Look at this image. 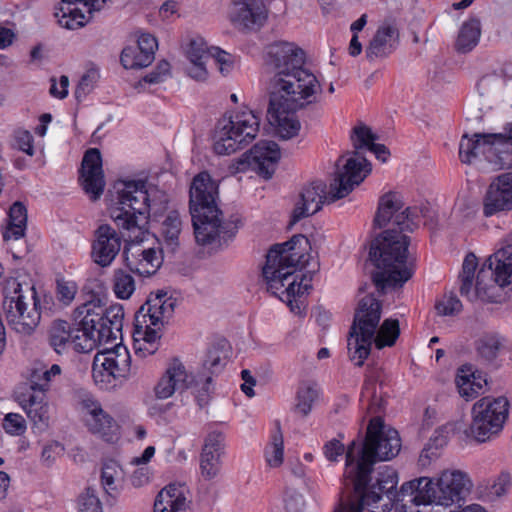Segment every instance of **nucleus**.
I'll use <instances>...</instances> for the list:
<instances>
[{"label": "nucleus", "mask_w": 512, "mask_h": 512, "mask_svg": "<svg viewBox=\"0 0 512 512\" xmlns=\"http://www.w3.org/2000/svg\"><path fill=\"white\" fill-rule=\"evenodd\" d=\"M98 435L107 443H116L120 439V426L99 404Z\"/></svg>", "instance_id": "nucleus-47"}, {"label": "nucleus", "mask_w": 512, "mask_h": 512, "mask_svg": "<svg viewBox=\"0 0 512 512\" xmlns=\"http://www.w3.org/2000/svg\"><path fill=\"white\" fill-rule=\"evenodd\" d=\"M512 210V172L498 175L489 185L483 198V214L491 217Z\"/></svg>", "instance_id": "nucleus-19"}, {"label": "nucleus", "mask_w": 512, "mask_h": 512, "mask_svg": "<svg viewBox=\"0 0 512 512\" xmlns=\"http://www.w3.org/2000/svg\"><path fill=\"white\" fill-rule=\"evenodd\" d=\"M494 277L495 283L500 287H506L512 283V245H507L492 256H490L483 264L482 268L477 274L475 281V289L479 290L482 284V277L486 270Z\"/></svg>", "instance_id": "nucleus-22"}, {"label": "nucleus", "mask_w": 512, "mask_h": 512, "mask_svg": "<svg viewBox=\"0 0 512 512\" xmlns=\"http://www.w3.org/2000/svg\"><path fill=\"white\" fill-rule=\"evenodd\" d=\"M154 512H186V498L182 487L169 484L156 496Z\"/></svg>", "instance_id": "nucleus-32"}, {"label": "nucleus", "mask_w": 512, "mask_h": 512, "mask_svg": "<svg viewBox=\"0 0 512 512\" xmlns=\"http://www.w3.org/2000/svg\"><path fill=\"white\" fill-rule=\"evenodd\" d=\"M305 278L306 276L304 275L301 278L300 282H298V276L293 277L292 281L287 283L286 289L282 291V294H285L286 296V302L292 312H295V308L293 306V299L296 298V296L303 295L304 292L312 288L311 284L303 282Z\"/></svg>", "instance_id": "nucleus-59"}, {"label": "nucleus", "mask_w": 512, "mask_h": 512, "mask_svg": "<svg viewBox=\"0 0 512 512\" xmlns=\"http://www.w3.org/2000/svg\"><path fill=\"white\" fill-rule=\"evenodd\" d=\"M158 306L159 310L156 314L159 316V325L163 326L173 317L175 309L178 306V299L171 294L169 295L168 291H166V296L161 297V302Z\"/></svg>", "instance_id": "nucleus-60"}, {"label": "nucleus", "mask_w": 512, "mask_h": 512, "mask_svg": "<svg viewBox=\"0 0 512 512\" xmlns=\"http://www.w3.org/2000/svg\"><path fill=\"white\" fill-rule=\"evenodd\" d=\"M318 94L306 96L301 90L290 91L289 94L279 93L274 98V93H269V107L267 120L275 127L276 135L283 140H289L298 135L301 124L295 116V112L317 101Z\"/></svg>", "instance_id": "nucleus-11"}, {"label": "nucleus", "mask_w": 512, "mask_h": 512, "mask_svg": "<svg viewBox=\"0 0 512 512\" xmlns=\"http://www.w3.org/2000/svg\"><path fill=\"white\" fill-rule=\"evenodd\" d=\"M225 341L214 344L207 350L202 367L198 372L207 373L211 376L219 375L227 362V353L224 351Z\"/></svg>", "instance_id": "nucleus-39"}, {"label": "nucleus", "mask_w": 512, "mask_h": 512, "mask_svg": "<svg viewBox=\"0 0 512 512\" xmlns=\"http://www.w3.org/2000/svg\"><path fill=\"white\" fill-rule=\"evenodd\" d=\"M481 36V22L477 16H470L461 25L455 42V50L459 53H468L478 44Z\"/></svg>", "instance_id": "nucleus-35"}, {"label": "nucleus", "mask_w": 512, "mask_h": 512, "mask_svg": "<svg viewBox=\"0 0 512 512\" xmlns=\"http://www.w3.org/2000/svg\"><path fill=\"white\" fill-rule=\"evenodd\" d=\"M171 65L166 60H161L156 67L141 80L137 82L135 88L139 91L145 88L146 84H159L164 82L170 75Z\"/></svg>", "instance_id": "nucleus-54"}, {"label": "nucleus", "mask_w": 512, "mask_h": 512, "mask_svg": "<svg viewBox=\"0 0 512 512\" xmlns=\"http://www.w3.org/2000/svg\"><path fill=\"white\" fill-rule=\"evenodd\" d=\"M224 441L225 436L220 431L210 432L204 440L200 454V470L206 480L214 479L221 470V456L225 449Z\"/></svg>", "instance_id": "nucleus-23"}, {"label": "nucleus", "mask_w": 512, "mask_h": 512, "mask_svg": "<svg viewBox=\"0 0 512 512\" xmlns=\"http://www.w3.org/2000/svg\"><path fill=\"white\" fill-rule=\"evenodd\" d=\"M96 0H62L55 13L58 23L70 30L83 27L92 18Z\"/></svg>", "instance_id": "nucleus-25"}, {"label": "nucleus", "mask_w": 512, "mask_h": 512, "mask_svg": "<svg viewBox=\"0 0 512 512\" xmlns=\"http://www.w3.org/2000/svg\"><path fill=\"white\" fill-rule=\"evenodd\" d=\"M319 397V389L315 382L302 383L297 391L294 411L299 413L302 417L310 414L314 402Z\"/></svg>", "instance_id": "nucleus-42"}, {"label": "nucleus", "mask_w": 512, "mask_h": 512, "mask_svg": "<svg viewBox=\"0 0 512 512\" xmlns=\"http://www.w3.org/2000/svg\"><path fill=\"white\" fill-rule=\"evenodd\" d=\"M378 138V135L374 134L368 126L364 124L355 126L350 135L354 150L347 152V154L358 156L360 155V150L367 149L372 152L378 160L385 162L390 152L384 144L375 143Z\"/></svg>", "instance_id": "nucleus-30"}, {"label": "nucleus", "mask_w": 512, "mask_h": 512, "mask_svg": "<svg viewBox=\"0 0 512 512\" xmlns=\"http://www.w3.org/2000/svg\"><path fill=\"white\" fill-rule=\"evenodd\" d=\"M509 402L506 397L486 396L476 401L472 407L470 435L479 443L497 436L508 417Z\"/></svg>", "instance_id": "nucleus-13"}, {"label": "nucleus", "mask_w": 512, "mask_h": 512, "mask_svg": "<svg viewBox=\"0 0 512 512\" xmlns=\"http://www.w3.org/2000/svg\"><path fill=\"white\" fill-rule=\"evenodd\" d=\"M462 307L461 301L453 292L445 294L444 298L435 305L438 314L442 316L456 315L461 312Z\"/></svg>", "instance_id": "nucleus-58"}, {"label": "nucleus", "mask_w": 512, "mask_h": 512, "mask_svg": "<svg viewBox=\"0 0 512 512\" xmlns=\"http://www.w3.org/2000/svg\"><path fill=\"white\" fill-rule=\"evenodd\" d=\"M350 155L351 157L346 160L342 169L339 168V165L344 159V155H341L336 162L335 177L330 183V202L346 197L371 172L370 162L361 153L358 156Z\"/></svg>", "instance_id": "nucleus-14"}, {"label": "nucleus", "mask_w": 512, "mask_h": 512, "mask_svg": "<svg viewBox=\"0 0 512 512\" xmlns=\"http://www.w3.org/2000/svg\"><path fill=\"white\" fill-rule=\"evenodd\" d=\"M409 244L410 237L395 229H386L371 241L368 261L377 269L371 280L379 293L401 288L413 276L406 265Z\"/></svg>", "instance_id": "nucleus-5"}, {"label": "nucleus", "mask_w": 512, "mask_h": 512, "mask_svg": "<svg viewBox=\"0 0 512 512\" xmlns=\"http://www.w3.org/2000/svg\"><path fill=\"white\" fill-rule=\"evenodd\" d=\"M120 62L125 69H142L152 63L144 61V52L134 45L127 46L122 50Z\"/></svg>", "instance_id": "nucleus-53"}, {"label": "nucleus", "mask_w": 512, "mask_h": 512, "mask_svg": "<svg viewBox=\"0 0 512 512\" xmlns=\"http://www.w3.org/2000/svg\"><path fill=\"white\" fill-rule=\"evenodd\" d=\"M281 158L279 145L274 141H260L238 159L241 171L252 168L262 178L269 180L275 173L276 165Z\"/></svg>", "instance_id": "nucleus-17"}, {"label": "nucleus", "mask_w": 512, "mask_h": 512, "mask_svg": "<svg viewBox=\"0 0 512 512\" xmlns=\"http://www.w3.org/2000/svg\"><path fill=\"white\" fill-rule=\"evenodd\" d=\"M147 325V322L137 323L134 319L133 337L135 341L142 339L150 348H146L149 354H154L158 349L156 341L160 339L157 329Z\"/></svg>", "instance_id": "nucleus-52"}, {"label": "nucleus", "mask_w": 512, "mask_h": 512, "mask_svg": "<svg viewBox=\"0 0 512 512\" xmlns=\"http://www.w3.org/2000/svg\"><path fill=\"white\" fill-rule=\"evenodd\" d=\"M121 467L115 460H107L103 462L101 468V484L107 495V503L114 505L119 495L116 485V479L121 475Z\"/></svg>", "instance_id": "nucleus-38"}, {"label": "nucleus", "mask_w": 512, "mask_h": 512, "mask_svg": "<svg viewBox=\"0 0 512 512\" xmlns=\"http://www.w3.org/2000/svg\"><path fill=\"white\" fill-rule=\"evenodd\" d=\"M182 231V221L180 214L176 210L170 211L161 224V236L163 238V247L159 252L165 250L171 254L175 253L179 247V235Z\"/></svg>", "instance_id": "nucleus-34"}, {"label": "nucleus", "mask_w": 512, "mask_h": 512, "mask_svg": "<svg viewBox=\"0 0 512 512\" xmlns=\"http://www.w3.org/2000/svg\"><path fill=\"white\" fill-rule=\"evenodd\" d=\"M404 203L399 193L389 191L378 200L377 210L373 219L374 228L382 229L391 226L388 229H395L400 233L401 219L396 216L401 215Z\"/></svg>", "instance_id": "nucleus-26"}, {"label": "nucleus", "mask_w": 512, "mask_h": 512, "mask_svg": "<svg viewBox=\"0 0 512 512\" xmlns=\"http://www.w3.org/2000/svg\"><path fill=\"white\" fill-rule=\"evenodd\" d=\"M381 313L382 303L373 294L364 296L358 303L347 340L349 359L358 367L363 366L371 353Z\"/></svg>", "instance_id": "nucleus-9"}, {"label": "nucleus", "mask_w": 512, "mask_h": 512, "mask_svg": "<svg viewBox=\"0 0 512 512\" xmlns=\"http://www.w3.org/2000/svg\"><path fill=\"white\" fill-rule=\"evenodd\" d=\"M188 379L189 375L183 363L178 358H173L154 388L155 396L158 399H167L176 391L188 389Z\"/></svg>", "instance_id": "nucleus-27"}, {"label": "nucleus", "mask_w": 512, "mask_h": 512, "mask_svg": "<svg viewBox=\"0 0 512 512\" xmlns=\"http://www.w3.org/2000/svg\"><path fill=\"white\" fill-rule=\"evenodd\" d=\"M310 247L309 240L303 234H297L290 240L272 245L262 268V276L267 284V291L278 296L277 292L293 276L297 269L305 267L306 254L300 251L301 244Z\"/></svg>", "instance_id": "nucleus-8"}, {"label": "nucleus", "mask_w": 512, "mask_h": 512, "mask_svg": "<svg viewBox=\"0 0 512 512\" xmlns=\"http://www.w3.org/2000/svg\"><path fill=\"white\" fill-rule=\"evenodd\" d=\"M60 373L61 368L58 364H53L49 370L42 373H38L37 371L33 372L30 380V389L32 391H46L49 387L51 377L59 375Z\"/></svg>", "instance_id": "nucleus-57"}, {"label": "nucleus", "mask_w": 512, "mask_h": 512, "mask_svg": "<svg viewBox=\"0 0 512 512\" xmlns=\"http://www.w3.org/2000/svg\"><path fill=\"white\" fill-rule=\"evenodd\" d=\"M141 256H142V259L140 260V265H143L144 263L146 265H150L152 270H140L139 268H134L130 263H129V259L128 257L126 256L125 257V260H126V265L127 267L133 271V272H137L141 275H152L154 274L161 266L162 264V258H159L158 255H157V251L154 249V248H148V249H144L142 250L141 252Z\"/></svg>", "instance_id": "nucleus-55"}, {"label": "nucleus", "mask_w": 512, "mask_h": 512, "mask_svg": "<svg viewBox=\"0 0 512 512\" xmlns=\"http://www.w3.org/2000/svg\"><path fill=\"white\" fill-rule=\"evenodd\" d=\"M261 112L243 110L235 115L225 114L218 120L213 135V149L218 155H230L245 148L257 136Z\"/></svg>", "instance_id": "nucleus-10"}, {"label": "nucleus", "mask_w": 512, "mask_h": 512, "mask_svg": "<svg viewBox=\"0 0 512 512\" xmlns=\"http://www.w3.org/2000/svg\"><path fill=\"white\" fill-rule=\"evenodd\" d=\"M96 83V69L93 65L87 69L86 73L80 78L74 95L78 102L83 101L86 97L93 92Z\"/></svg>", "instance_id": "nucleus-56"}, {"label": "nucleus", "mask_w": 512, "mask_h": 512, "mask_svg": "<svg viewBox=\"0 0 512 512\" xmlns=\"http://www.w3.org/2000/svg\"><path fill=\"white\" fill-rule=\"evenodd\" d=\"M483 157L494 170L512 167V122L500 133H474L462 135L459 143V158L471 164Z\"/></svg>", "instance_id": "nucleus-7"}, {"label": "nucleus", "mask_w": 512, "mask_h": 512, "mask_svg": "<svg viewBox=\"0 0 512 512\" xmlns=\"http://www.w3.org/2000/svg\"><path fill=\"white\" fill-rule=\"evenodd\" d=\"M447 445V437L436 430L425 444L419 456V463L422 466L429 465L432 460L440 456V450Z\"/></svg>", "instance_id": "nucleus-49"}, {"label": "nucleus", "mask_w": 512, "mask_h": 512, "mask_svg": "<svg viewBox=\"0 0 512 512\" xmlns=\"http://www.w3.org/2000/svg\"><path fill=\"white\" fill-rule=\"evenodd\" d=\"M91 293V299L74 310L72 326L65 320L53 321L49 329V344L56 353L61 354L69 341L78 353H90L96 348V294Z\"/></svg>", "instance_id": "nucleus-6"}, {"label": "nucleus", "mask_w": 512, "mask_h": 512, "mask_svg": "<svg viewBox=\"0 0 512 512\" xmlns=\"http://www.w3.org/2000/svg\"><path fill=\"white\" fill-rule=\"evenodd\" d=\"M350 155L351 157L346 160L342 169L339 168V165L344 159V155H341L336 162L335 177L330 183V202L346 197L371 172L370 162L361 153L358 156Z\"/></svg>", "instance_id": "nucleus-15"}, {"label": "nucleus", "mask_w": 512, "mask_h": 512, "mask_svg": "<svg viewBox=\"0 0 512 512\" xmlns=\"http://www.w3.org/2000/svg\"><path fill=\"white\" fill-rule=\"evenodd\" d=\"M135 290L134 278L123 269H116L113 274V291L119 299H129Z\"/></svg>", "instance_id": "nucleus-50"}, {"label": "nucleus", "mask_w": 512, "mask_h": 512, "mask_svg": "<svg viewBox=\"0 0 512 512\" xmlns=\"http://www.w3.org/2000/svg\"><path fill=\"white\" fill-rule=\"evenodd\" d=\"M437 505L450 506L464 500L472 483L468 475L459 470L444 471L436 483Z\"/></svg>", "instance_id": "nucleus-18"}, {"label": "nucleus", "mask_w": 512, "mask_h": 512, "mask_svg": "<svg viewBox=\"0 0 512 512\" xmlns=\"http://www.w3.org/2000/svg\"><path fill=\"white\" fill-rule=\"evenodd\" d=\"M22 408L32 422V428L37 432H44L49 427L50 405L46 399L45 391H32L27 399L21 402Z\"/></svg>", "instance_id": "nucleus-29"}, {"label": "nucleus", "mask_w": 512, "mask_h": 512, "mask_svg": "<svg viewBox=\"0 0 512 512\" xmlns=\"http://www.w3.org/2000/svg\"><path fill=\"white\" fill-rule=\"evenodd\" d=\"M79 411L83 421L93 434L96 433V401L91 392L84 389L76 391Z\"/></svg>", "instance_id": "nucleus-44"}, {"label": "nucleus", "mask_w": 512, "mask_h": 512, "mask_svg": "<svg viewBox=\"0 0 512 512\" xmlns=\"http://www.w3.org/2000/svg\"><path fill=\"white\" fill-rule=\"evenodd\" d=\"M267 19L263 4L258 0H234L230 12L231 22L241 29L255 30Z\"/></svg>", "instance_id": "nucleus-24"}, {"label": "nucleus", "mask_w": 512, "mask_h": 512, "mask_svg": "<svg viewBox=\"0 0 512 512\" xmlns=\"http://www.w3.org/2000/svg\"><path fill=\"white\" fill-rule=\"evenodd\" d=\"M478 266V259L474 253H468L463 261L462 270L459 274L460 280V294L469 300L476 298V294L472 292L475 277V271Z\"/></svg>", "instance_id": "nucleus-40"}, {"label": "nucleus", "mask_w": 512, "mask_h": 512, "mask_svg": "<svg viewBox=\"0 0 512 512\" xmlns=\"http://www.w3.org/2000/svg\"><path fill=\"white\" fill-rule=\"evenodd\" d=\"M284 444L280 424L277 422V432L273 434L270 445L265 450L266 461L271 467H278L283 463Z\"/></svg>", "instance_id": "nucleus-51"}, {"label": "nucleus", "mask_w": 512, "mask_h": 512, "mask_svg": "<svg viewBox=\"0 0 512 512\" xmlns=\"http://www.w3.org/2000/svg\"><path fill=\"white\" fill-rule=\"evenodd\" d=\"M474 384V373L471 375H457L456 377L458 392L460 396L465 398L467 401L474 399L478 395V390L474 388Z\"/></svg>", "instance_id": "nucleus-63"}, {"label": "nucleus", "mask_w": 512, "mask_h": 512, "mask_svg": "<svg viewBox=\"0 0 512 512\" xmlns=\"http://www.w3.org/2000/svg\"><path fill=\"white\" fill-rule=\"evenodd\" d=\"M305 59L304 50L293 42L277 41L267 46L265 61L274 72L269 93H274V98L297 90L306 96L322 92L317 77L304 68Z\"/></svg>", "instance_id": "nucleus-4"}, {"label": "nucleus", "mask_w": 512, "mask_h": 512, "mask_svg": "<svg viewBox=\"0 0 512 512\" xmlns=\"http://www.w3.org/2000/svg\"><path fill=\"white\" fill-rule=\"evenodd\" d=\"M117 198L110 217L119 229L143 234L148 219H156L168 208V195L156 188L149 190L146 180H118L114 183Z\"/></svg>", "instance_id": "nucleus-3"}, {"label": "nucleus", "mask_w": 512, "mask_h": 512, "mask_svg": "<svg viewBox=\"0 0 512 512\" xmlns=\"http://www.w3.org/2000/svg\"><path fill=\"white\" fill-rule=\"evenodd\" d=\"M33 299V308L28 310L26 295L21 283L16 278H9L3 287V309L8 322L21 333L30 334L39 324L41 313L38 311L39 301L33 286L27 287Z\"/></svg>", "instance_id": "nucleus-12"}, {"label": "nucleus", "mask_w": 512, "mask_h": 512, "mask_svg": "<svg viewBox=\"0 0 512 512\" xmlns=\"http://www.w3.org/2000/svg\"><path fill=\"white\" fill-rule=\"evenodd\" d=\"M164 296H166V290L161 289L155 292H150L145 303L135 313L136 322H147L148 318L150 321V325L157 327L159 325L160 320L156 312L159 310L158 305L161 302V297Z\"/></svg>", "instance_id": "nucleus-41"}, {"label": "nucleus", "mask_w": 512, "mask_h": 512, "mask_svg": "<svg viewBox=\"0 0 512 512\" xmlns=\"http://www.w3.org/2000/svg\"><path fill=\"white\" fill-rule=\"evenodd\" d=\"M219 185L207 171L195 175L189 188V213L194 228L197 244L206 246L232 240L239 227L241 219L232 215L228 220L222 219L223 212L219 208Z\"/></svg>", "instance_id": "nucleus-2"}, {"label": "nucleus", "mask_w": 512, "mask_h": 512, "mask_svg": "<svg viewBox=\"0 0 512 512\" xmlns=\"http://www.w3.org/2000/svg\"><path fill=\"white\" fill-rule=\"evenodd\" d=\"M121 248V237L108 224L98 226V266H109Z\"/></svg>", "instance_id": "nucleus-31"}, {"label": "nucleus", "mask_w": 512, "mask_h": 512, "mask_svg": "<svg viewBox=\"0 0 512 512\" xmlns=\"http://www.w3.org/2000/svg\"><path fill=\"white\" fill-rule=\"evenodd\" d=\"M78 172L80 186L91 201H96V147L86 150Z\"/></svg>", "instance_id": "nucleus-33"}, {"label": "nucleus", "mask_w": 512, "mask_h": 512, "mask_svg": "<svg viewBox=\"0 0 512 512\" xmlns=\"http://www.w3.org/2000/svg\"><path fill=\"white\" fill-rule=\"evenodd\" d=\"M400 33L394 18H386L377 28L373 38L366 48V58L373 61L377 58H386L399 46Z\"/></svg>", "instance_id": "nucleus-21"}, {"label": "nucleus", "mask_w": 512, "mask_h": 512, "mask_svg": "<svg viewBox=\"0 0 512 512\" xmlns=\"http://www.w3.org/2000/svg\"><path fill=\"white\" fill-rule=\"evenodd\" d=\"M326 189V183L322 180L312 181L303 187L300 193V200L292 212L290 226L303 218L319 212L325 202L331 203L329 201L330 191L327 193Z\"/></svg>", "instance_id": "nucleus-20"}, {"label": "nucleus", "mask_w": 512, "mask_h": 512, "mask_svg": "<svg viewBox=\"0 0 512 512\" xmlns=\"http://www.w3.org/2000/svg\"><path fill=\"white\" fill-rule=\"evenodd\" d=\"M27 226V209L26 206L19 201L12 204L8 213V225L6 231L3 232L4 240L11 238L20 239L24 236Z\"/></svg>", "instance_id": "nucleus-37"}, {"label": "nucleus", "mask_w": 512, "mask_h": 512, "mask_svg": "<svg viewBox=\"0 0 512 512\" xmlns=\"http://www.w3.org/2000/svg\"><path fill=\"white\" fill-rule=\"evenodd\" d=\"M400 449L398 431L387 426L379 416L369 421L363 441L353 440L347 446L344 483L353 487L361 505L370 507L371 512H390L397 500L398 473L394 468L383 466L375 482L369 483L374 465L396 457Z\"/></svg>", "instance_id": "nucleus-1"}, {"label": "nucleus", "mask_w": 512, "mask_h": 512, "mask_svg": "<svg viewBox=\"0 0 512 512\" xmlns=\"http://www.w3.org/2000/svg\"><path fill=\"white\" fill-rule=\"evenodd\" d=\"M428 213L429 207L427 205L403 207L401 215L396 216L398 220L401 219L400 234L405 231L413 232L418 226L420 217H427Z\"/></svg>", "instance_id": "nucleus-48"}, {"label": "nucleus", "mask_w": 512, "mask_h": 512, "mask_svg": "<svg viewBox=\"0 0 512 512\" xmlns=\"http://www.w3.org/2000/svg\"><path fill=\"white\" fill-rule=\"evenodd\" d=\"M123 319L124 309L119 303L105 308L102 312L98 319V356L126 350L122 345Z\"/></svg>", "instance_id": "nucleus-16"}, {"label": "nucleus", "mask_w": 512, "mask_h": 512, "mask_svg": "<svg viewBox=\"0 0 512 512\" xmlns=\"http://www.w3.org/2000/svg\"><path fill=\"white\" fill-rule=\"evenodd\" d=\"M186 54L189 61L207 60L211 55L210 48L201 37L190 40Z\"/></svg>", "instance_id": "nucleus-61"}, {"label": "nucleus", "mask_w": 512, "mask_h": 512, "mask_svg": "<svg viewBox=\"0 0 512 512\" xmlns=\"http://www.w3.org/2000/svg\"><path fill=\"white\" fill-rule=\"evenodd\" d=\"M506 339L498 332H484L475 340L474 346L477 355L486 362L494 361Z\"/></svg>", "instance_id": "nucleus-36"}, {"label": "nucleus", "mask_w": 512, "mask_h": 512, "mask_svg": "<svg viewBox=\"0 0 512 512\" xmlns=\"http://www.w3.org/2000/svg\"><path fill=\"white\" fill-rule=\"evenodd\" d=\"M144 52V61L153 62L155 59V51L158 48L157 39L149 33H142L136 44L134 45Z\"/></svg>", "instance_id": "nucleus-62"}, {"label": "nucleus", "mask_w": 512, "mask_h": 512, "mask_svg": "<svg viewBox=\"0 0 512 512\" xmlns=\"http://www.w3.org/2000/svg\"><path fill=\"white\" fill-rule=\"evenodd\" d=\"M212 382L213 376L207 373L197 372L196 375L189 376V387L195 388L196 401L201 408L206 406L210 401V396L214 389Z\"/></svg>", "instance_id": "nucleus-45"}, {"label": "nucleus", "mask_w": 512, "mask_h": 512, "mask_svg": "<svg viewBox=\"0 0 512 512\" xmlns=\"http://www.w3.org/2000/svg\"><path fill=\"white\" fill-rule=\"evenodd\" d=\"M400 335V326L397 319L388 318L383 321L376 335L374 343L377 349L395 345Z\"/></svg>", "instance_id": "nucleus-46"}, {"label": "nucleus", "mask_w": 512, "mask_h": 512, "mask_svg": "<svg viewBox=\"0 0 512 512\" xmlns=\"http://www.w3.org/2000/svg\"><path fill=\"white\" fill-rule=\"evenodd\" d=\"M3 428L10 435H22L26 430L25 419L17 413H8L3 420Z\"/></svg>", "instance_id": "nucleus-64"}, {"label": "nucleus", "mask_w": 512, "mask_h": 512, "mask_svg": "<svg viewBox=\"0 0 512 512\" xmlns=\"http://www.w3.org/2000/svg\"><path fill=\"white\" fill-rule=\"evenodd\" d=\"M397 500H395L394 504L400 501V496L410 495L412 498L410 502L413 506H429L432 503L437 504V486L436 483L430 478L421 477L418 479L411 480L409 482H405L402 484L400 490L398 491Z\"/></svg>", "instance_id": "nucleus-28"}, {"label": "nucleus", "mask_w": 512, "mask_h": 512, "mask_svg": "<svg viewBox=\"0 0 512 512\" xmlns=\"http://www.w3.org/2000/svg\"><path fill=\"white\" fill-rule=\"evenodd\" d=\"M118 353L119 351L113 354H101L102 356H104V360L101 363L102 370L99 371L100 379L98 380V384L100 389L110 390L117 386V381L119 377L117 371H119V368L116 357Z\"/></svg>", "instance_id": "nucleus-43"}]
</instances>
